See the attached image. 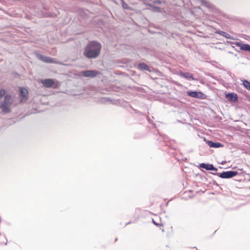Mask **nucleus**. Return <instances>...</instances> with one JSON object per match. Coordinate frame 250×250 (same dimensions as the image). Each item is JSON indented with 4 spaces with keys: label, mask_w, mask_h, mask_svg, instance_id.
Instances as JSON below:
<instances>
[{
    "label": "nucleus",
    "mask_w": 250,
    "mask_h": 250,
    "mask_svg": "<svg viewBox=\"0 0 250 250\" xmlns=\"http://www.w3.org/2000/svg\"><path fill=\"white\" fill-rule=\"evenodd\" d=\"M215 33L217 34H219L221 36H222L225 37L226 39H232V38L230 35H229V34H228L227 33H226L224 31H222L221 30H217L215 32Z\"/></svg>",
    "instance_id": "13"
},
{
    "label": "nucleus",
    "mask_w": 250,
    "mask_h": 250,
    "mask_svg": "<svg viewBox=\"0 0 250 250\" xmlns=\"http://www.w3.org/2000/svg\"><path fill=\"white\" fill-rule=\"evenodd\" d=\"M243 84L244 86L248 90H250V82L245 80L243 81Z\"/></svg>",
    "instance_id": "16"
},
{
    "label": "nucleus",
    "mask_w": 250,
    "mask_h": 250,
    "mask_svg": "<svg viewBox=\"0 0 250 250\" xmlns=\"http://www.w3.org/2000/svg\"><path fill=\"white\" fill-rule=\"evenodd\" d=\"M154 2L156 4H161V2L160 0H155Z\"/></svg>",
    "instance_id": "19"
},
{
    "label": "nucleus",
    "mask_w": 250,
    "mask_h": 250,
    "mask_svg": "<svg viewBox=\"0 0 250 250\" xmlns=\"http://www.w3.org/2000/svg\"><path fill=\"white\" fill-rule=\"evenodd\" d=\"M123 7H124V8H125V9H127V5L126 4H125V3H123Z\"/></svg>",
    "instance_id": "18"
},
{
    "label": "nucleus",
    "mask_w": 250,
    "mask_h": 250,
    "mask_svg": "<svg viewBox=\"0 0 250 250\" xmlns=\"http://www.w3.org/2000/svg\"><path fill=\"white\" fill-rule=\"evenodd\" d=\"M188 95L190 97L193 98H197L200 99H204L206 97L205 94H204L202 92L190 91L188 92Z\"/></svg>",
    "instance_id": "7"
},
{
    "label": "nucleus",
    "mask_w": 250,
    "mask_h": 250,
    "mask_svg": "<svg viewBox=\"0 0 250 250\" xmlns=\"http://www.w3.org/2000/svg\"><path fill=\"white\" fill-rule=\"evenodd\" d=\"M13 104L11 95H6V91L2 89L0 90V110L4 114L10 113L11 111L10 107Z\"/></svg>",
    "instance_id": "2"
},
{
    "label": "nucleus",
    "mask_w": 250,
    "mask_h": 250,
    "mask_svg": "<svg viewBox=\"0 0 250 250\" xmlns=\"http://www.w3.org/2000/svg\"><path fill=\"white\" fill-rule=\"evenodd\" d=\"M19 97L21 103L25 102L28 97V91L27 89L23 87L20 88Z\"/></svg>",
    "instance_id": "5"
},
{
    "label": "nucleus",
    "mask_w": 250,
    "mask_h": 250,
    "mask_svg": "<svg viewBox=\"0 0 250 250\" xmlns=\"http://www.w3.org/2000/svg\"><path fill=\"white\" fill-rule=\"evenodd\" d=\"M36 56L38 59L46 63H59L55 59L49 57L45 56L40 54H37Z\"/></svg>",
    "instance_id": "4"
},
{
    "label": "nucleus",
    "mask_w": 250,
    "mask_h": 250,
    "mask_svg": "<svg viewBox=\"0 0 250 250\" xmlns=\"http://www.w3.org/2000/svg\"><path fill=\"white\" fill-rule=\"evenodd\" d=\"M180 75L181 77L185 78L189 80H193L194 78L193 77V75L188 72H181Z\"/></svg>",
    "instance_id": "12"
},
{
    "label": "nucleus",
    "mask_w": 250,
    "mask_h": 250,
    "mask_svg": "<svg viewBox=\"0 0 250 250\" xmlns=\"http://www.w3.org/2000/svg\"><path fill=\"white\" fill-rule=\"evenodd\" d=\"M101 48L102 45L99 42L92 41L85 47L83 54L88 59H95L100 55Z\"/></svg>",
    "instance_id": "1"
},
{
    "label": "nucleus",
    "mask_w": 250,
    "mask_h": 250,
    "mask_svg": "<svg viewBox=\"0 0 250 250\" xmlns=\"http://www.w3.org/2000/svg\"><path fill=\"white\" fill-rule=\"evenodd\" d=\"M212 167L213 168H211L210 170H212V171H217V168L215 167L213 165L212 166Z\"/></svg>",
    "instance_id": "17"
},
{
    "label": "nucleus",
    "mask_w": 250,
    "mask_h": 250,
    "mask_svg": "<svg viewBox=\"0 0 250 250\" xmlns=\"http://www.w3.org/2000/svg\"><path fill=\"white\" fill-rule=\"evenodd\" d=\"M153 223L154 224H155L156 226H158V224H157V223H155V222L154 220H153Z\"/></svg>",
    "instance_id": "20"
},
{
    "label": "nucleus",
    "mask_w": 250,
    "mask_h": 250,
    "mask_svg": "<svg viewBox=\"0 0 250 250\" xmlns=\"http://www.w3.org/2000/svg\"><path fill=\"white\" fill-rule=\"evenodd\" d=\"M226 98L231 102H236L238 101V96L234 93H230L226 95Z\"/></svg>",
    "instance_id": "10"
},
{
    "label": "nucleus",
    "mask_w": 250,
    "mask_h": 250,
    "mask_svg": "<svg viewBox=\"0 0 250 250\" xmlns=\"http://www.w3.org/2000/svg\"><path fill=\"white\" fill-rule=\"evenodd\" d=\"M212 164L202 163L200 164V167L207 170H210L211 168H213L212 167Z\"/></svg>",
    "instance_id": "15"
},
{
    "label": "nucleus",
    "mask_w": 250,
    "mask_h": 250,
    "mask_svg": "<svg viewBox=\"0 0 250 250\" xmlns=\"http://www.w3.org/2000/svg\"><path fill=\"white\" fill-rule=\"evenodd\" d=\"M205 141L210 147L219 148L223 146V144L219 142H213L211 141H206V140Z\"/></svg>",
    "instance_id": "8"
},
{
    "label": "nucleus",
    "mask_w": 250,
    "mask_h": 250,
    "mask_svg": "<svg viewBox=\"0 0 250 250\" xmlns=\"http://www.w3.org/2000/svg\"><path fill=\"white\" fill-rule=\"evenodd\" d=\"M41 83L46 87H51L54 84L53 80L50 79L43 80L41 81Z\"/></svg>",
    "instance_id": "9"
},
{
    "label": "nucleus",
    "mask_w": 250,
    "mask_h": 250,
    "mask_svg": "<svg viewBox=\"0 0 250 250\" xmlns=\"http://www.w3.org/2000/svg\"><path fill=\"white\" fill-rule=\"evenodd\" d=\"M236 45L239 47L241 50L248 51L250 52V45L241 42H237Z\"/></svg>",
    "instance_id": "11"
},
{
    "label": "nucleus",
    "mask_w": 250,
    "mask_h": 250,
    "mask_svg": "<svg viewBox=\"0 0 250 250\" xmlns=\"http://www.w3.org/2000/svg\"><path fill=\"white\" fill-rule=\"evenodd\" d=\"M214 174L219 176L221 178L229 179L237 175L238 174V172L235 171H224L221 173H216Z\"/></svg>",
    "instance_id": "3"
},
{
    "label": "nucleus",
    "mask_w": 250,
    "mask_h": 250,
    "mask_svg": "<svg viewBox=\"0 0 250 250\" xmlns=\"http://www.w3.org/2000/svg\"><path fill=\"white\" fill-rule=\"evenodd\" d=\"M138 68L141 70H146L150 71L149 66L145 63H140L138 65Z\"/></svg>",
    "instance_id": "14"
},
{
    "label": "nucleus",
    "mask_w": 250,
    "mask_h": 250,
    "mask_svg": "<svg viewBox=\"0 0 250 250\" xmlns=\"http://www.w3.org/2000/svg\"><path fill=\"white\" fill-rule=\"evenodd\" d=\"M81 73L84 77L91 78H95L100 73L97 70H86L82 71Z\"/></svg>",
    "instance_id": "6"
}]
</instances>
